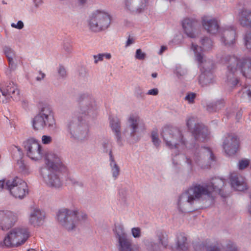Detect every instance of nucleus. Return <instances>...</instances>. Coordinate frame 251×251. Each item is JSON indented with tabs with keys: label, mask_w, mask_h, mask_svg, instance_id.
I'll list each match as a JSON object with an SVG mask.
<instances>
[{
	"label": "nucleus",
	"mask_w": 251,
	"mask_h": 251,
	"mask_svg": "<svg viewBox=\"0 0 251 251\" xmlns=\"http://www.w3.org/2000/svg\"><path fill=\"white\" fill-rule=\"evenodd\" d=\"M78 101V109L66 119L63 129L67 137L73 141L81 142L88 137L89 128L86 118L94 115L97 105L93 98L87 94L80 95Z\"/></svg>",
	"instance_id": "obj_1"
},
{
	"label": "nucleus",
	"mask_w": 251,
	"mask_h": 251,
	"mask_svg": "<svg viewBox=\"0 0 251 251\" xmlns=\"http://www.w3.org/2000/svg\"><path fill=\"white\" fill-rule=\"evenodd\" d=\"M224 184V179L215 177L212 179L209 184H198L190 187L179 197L177 205L179 210L182 212H186L185 206L187 204L191 205L195 201L199 200L203 196L210 197L213 192H218L220 195H222V189Z\"/></svg>",
	"instance_id": "obj_2"
},
{
	"label": "nucleus",
	"mask_w": 251,
	"mask_h": 251,
	"mask_svg": "<svg viewBox=\"0 0 251 251\" xmlns=\"http://www.w3.org/2000/svg\"><path fill=\"white\" fill-rule=\"evenodd\" d=\"M202 47H199L192 43L191 49L194 52L196 60L201 65V74L199 76V81L201 83L207 85L212 82L214 78L213 70L214 63L211 60L204 61L203 50H207L211 48L212 42L206 37H203L201 40Z\"/></svg>",
	"instance_id": "obj_3"
},
{
	"label": "nucleus",
	"mask_w": 251,
	"mask_h": 251,
	"mask_svg": "<svg viewBox=\"0 0 251 251\" xmlns=\"http://www.w3.org/2000/svg\"><path fill=\"white\" fill-rule=\"evenodd\" d=\"M45 163L47 167L41 168L40 170V174L44 181L51 188H61L62 182L57 173L63 166L61 159L54 153H48L46 156Z\"/></svg>",
	"instance_id": "obj_4"
},
{
	"label": "nucleus",
	"mask_w": 251,
	"mask_h": 251,
	"mask_svg": "<svg viewBox=\"0 0 251 251\" xmlns=\"http://www.w3.org/2000/svg\"><path fill=\"white\" fill-rule=\"evenodd\" d=\"M167 146L170 149L176 150V155L186 147V142L181 131L177 127L165 126L161 133Z\"/></svg>",
	"instance_id": "obj_5"
},
{
	"label": "nucleus",
	"mask_w": 251,
	"mask_h": 251,
	"mask_svg": "<svg viewBox=\"0 0 251 251\" xmlns=\"http://www.w3.org/2000/svg\"><path fill=\"white\" fill-rule=\"evenodd\" d=\"M32 127L35 130L47 127L50 130L56 128V122L51 107L44 105L32 121Z\"/></svg>",
	"instance_id": "obj_6"
},
{
	"label": "nucleus",
	"mask_w": 251,
	"mask_h": 251,
	"mask_svg": "<svg viewBox=\"0 0 251 251\" xmlns=\"http://www.w3.org/2000/svg\"><path fill=\"white\" fill-rule=\"evenodd\" d=\"M87 215L84 212H79L76 209L63 208L59 210L57 219L60 224L68 231L75 228L79 221H85Z\"/></svg>",
	"instance_id": "obj_7"
},
{
	"label": "nucleus",
	"mask_w": 251,
	"mask_h": 251,
	"mask_svg": "<svg viewBox=\"0 0 251 251\" xmlns=\"http://www.w3.org/2000/svg\"><path fill=\"white\" fill-rule=\"evenodd\" d=\"M111 22L110 15L104 11L96 10L93 12L88 20L89 30L94 33L105 31Z\"/></svg>",
	"instance_id": "obj_8"
},
{
	"label": "nucleus",
	"mask_w": 251,
	"mask_h": 251,
	"mask_svg": "<svg viewBox=\"0 0 251 251\" xmlns=\"http://www.w3.org/2000/svg\"><path fill=\"white\" fill-rule=\"evenodd\" d=\"M189 151L192 152L193 155V156H187L186 162L190 170H192L193 168V160L196 164L202 167L205 166L204 164L205 160H208L210 161L215 160V157L209 148L204 147L200 148L198 145L195 144L193 148Z\"/></svg>",
	"instance_id": "obj_9"
},
{
	"label": "nucleus",
	"mask_w": 251,
	"mask_h": 251,
	"mask_svg": "<svg viewBox=\"0 0 251 251\" xmlns=\"http://www.w3.org/2000/svg\"><path fill=\"white\" fill-rule=\"evenodd\" d=\"M29 237L26 227H16L11 229L4 237L3 243L7 248L18 247L24 244Z\"/></svg>",
	"instance_id": "obj_10"
},
{
	"label": "nucleus",
	"mask_w": 251,
	"mask_h": 251,
	"mask_svg": "<svg viewBox=\"0 0 251 251\" xmlns=\"http://www.w3.org/2000/svg\"><path fill=\"white\" fill-rule=\"evenodd\" d=\"M5 188L16 199H23L28 194L26 183L17 176L7 180Z\"/></svg>",
	"instance_id": "obj_11"
},
{
	"label": "nucleus",
	"mask_w": 251,
	"mask_h": 251,
	"mask_svg": "<svg viewBox=\"0 0 251 251\" xmlns=\"http://www.w3.org/2000/svg\"><path fill=\"white\" fill-rule=\"evenodd\" d=\"M113 231L118 239L119 251H137L132 244V240L127 237L123 226H115Z\"/></svg>",
	"instance_id": "obj_12"
},
{
	"label": "nucleus",
	"mask_w": 251,
	"mask_h": 251,
	"mask_svg": "<svg viewBox=\"0 0 251 251\" xmlns=\"http://www.w3.org/2000/svg\"><path fill=\"white\" fill-rule=\"evenodd\" d=\"M239 139L234 134H227L223 138V148L228 155H234L239 148Z\"/></svg>",
	"instance_id": "obj_13"
},
{
	"label": "nucleus",
	"mask_w": 251,
	"mask_h": 251,
	"mask_svg": "<svg viewBox=\"0 0 251 251\" xmlns=\"http://www.w3.org/2000/svg\"><path fill=\"white\" fill-rule=\"evenodd\" d=\"M224 61L228 64L226 77L227 81L233 86H236L239 82L238 79L235 77L236 66L238 65V58L234 55H227L224 58Z\"/></svg>",
	"instance_id": "obj_14"
},
{
	"label": "nucleus",
	"mask_w": 251,
	"mask_h": 251,
	"mask_svg": "<svg viewBox=\"0 0 251 251\" xmlns=\"http://www.w3.org/2000/svg\"><path fill=\"white\" fill-rule=\"evenodd\" d=\"M194 122V118H190L187 121V126L191 130L192 133L196 140L203 141L208 135L207 127L202 124H196L193 127V123Z\"/></svg>",
	"instance_id": "obj_15"
},
{
	"label": "nucleus",
	"mask_w": 251,
	"mask_h": 251,
	"mask_svg": "<svg viewBox=\"0 0 251 251\" xmlns=\"http://www.w3.org/2000/svg\"><path fill=\"white\" fill-rule=\"evenodd\" d=\"M27 151V155L33 160H37L43 154L39 143L33 138L29 139L23 143Z\"/></svg>",
	"instance_id": "obj_16"
},
{
	"label": "nucleus",
	"mask_w": 251,
	"mask_h": 251,
	"mask_svg": "<svg viewBox=\"0 0 251 251\" xmlns=\"http://www.w3.org/2000/svg\"><path fill=\"white\" fill-rule=\"evenodd\" d=\"M18 219L16 213L10 211H0V229L7 230L11 228Z\"/></svg>",
	"instance_id": "obj_17"
},
{
	"label": "nucleus",
	"mask_w": 251,
	"mask_h": 251,
	"mask_svg": "<svg viewBox=\"0 0 251 251\" xmlns=\"http://www.w3.org/2000/svg\"><path fill=\"white\" fill-rule=\"evenodd\" d=\"M0 90L3 96H10L14 100H20V91L17 86L13 82H9L5 88H0Z\"/></svg>",
	"instance_id": "obj_18"
},
{
	"label": "nucleus",
	"mask_w": 251,
	"mask_h": 251,
	"mask_svg": "<svg viewBox=\"0 0 251 251\" xmlns=\"http://www.w3.org/2000/svg\"><path fill=\"white\" fill-rule=\"evenodd\" d=\"M148 0H126V7L132 13L141 12L146 6Z\"/></svg>",
	"instance_id": "obj_19"
},
{
	"label": "nucleus",
	"mask_w": 251,
	"mask_h": 251,
	"mask_svg": "<svg viewBox=\"0 0 251 251\" xmlns=\"http://www.w3.org/2000/svg\"><path fill=\"white\" fill-rule=\"evenodd\" d=\"M230 181L231 186L237 191H242L247 188L244 178L237 173H233L230 174Z\"/></svg>",
	"instance_id": "obj_20"
},
{
	"label": "nucleus",
	"mask_w": 251,
	"mask_h": 251,
	"mask_svg": "<svg viewBox=\"0 0 251 251\" xmlns=\"http://www.w3.org/2000/svg\"><path fill=\"white\" fill-rule=\"evenodd\" d=\"M236 31L233 27L225 29L221 35V41L225 46H230L235 42Z\"/></svg>",
	"instance_id": "obj_21"
},
{
	"label": "nucleus",
	"mask_w": 251,
	"mask_h": 251,
	"mask_svg": "<svg viewBox=\"0 0 251 251\" xmlns=\"http://www.w3.org/2000/svg\"><path fill=\"white\" fill-rule=\"evenodd\" d=\"M236 69L239 68L243 75L246 78H251V58H244L238 59V65Z\"/></svg>",
	"instance_id": "obj_22"
},
{
	"label": "nucleus",
	"mask_w": 251,
	"mask_h": 251,
	"mask_svg": "<svg viewBox=\"0 0 251 251\" xmlns=\"http://www.w3.org/2000/svg\"><path fill=\"white\" fill-rule=\"evenodd\" d=\"M45 213L39 209H33L30 214L29 223L34 226H40L44 223Z\"/></svg>",
	"instance_id": "obj_23"
},
{
	"label": "nucleus",
	"mask_w": 251,
	"mask_h": 251,
	"mask_svg": "<svg viewBox=\"0 0 251 251\" xmlns=\"http://www.w3.org/2000/svg\"><path fill=\"white\" fill-rule=\"evenodd\" d=\"M202 24L205 30L211 34L216 33L219 27L216 20L209 19L207 16H204L202 18Z\"/></svg>",
	"instance_id": "obj_24"
},
{
	"label": "nucleus",
	"mask_w": 251,
	"mask_h": 251,
	"mask_svg": "<svg viewBox=\"0 0 251 251\" xmlns=\"http://www.w3.org/2000/svg\"><path fill=\"white\" fill-rule=\"evenodd\" d=\"M197 23L190 19H185L182 22V26L185 33L191 38H194L196 37L194 30L196 26Z\"/></svg>",
	"instance_id": "obj_25"
},
{
	"label": "nucleus",
	"mask_w": 251,
	"mask_h": 251,
	"mask_svg": "<svg viewBox=\"0 0 251 251\" xmlns=\"http://www.w3.org/2000/svg\"><path fill=\"white\" fill-rule=\"evenodd\" d=\"M110 126L112 131L114 132L117 143L121 145V124L119 120L117 118H113L110 120Z\"/></svg>",
	"instance_id": "obj_26"
},
{
	"label": "nucleus",
	"mask_w": 251,
	"mask_h": 251,
	"mask_svg": "<svg viewBox=\"0 0 251 251\" xmlns=\"http://www.w3.org/2000/svg\"><path fill=\"white\" fill-rule=\"evenodd\" d=\"M176 243V249L177 251H186L188 249L189 243L184 233L181 232L177 234Z\"/></svg>",
	"instance_id": "obj_27"
},
{
	"label": "nucleus",
	"mask_w": 251,
	"mask_h": 251,
	"mask_svg": "<svg viewBox=\"0 0 251 251\" xmlns=\"http://www.w3.org/2000/svg\"><path fill=\"white\" fill-rule=\"evenodd\" d=\"M239 22L243 26L251 27V11L242 9L239 13Z\"/></svg>",
	"instance_id": "obj_28"
},
{
	"label": "nucleus",
	"mask_w": 251,
	"mask_h": 251,
	"mask_svg": "<svg viewBox=\"0 0 251 251\" xmlns=\"http://www.w3.org/2000/svg\"><path fill=\"white\" fill-rule=\"evenodd\" d=\"M109 161L110 166L111 169L112 176L114 179L117 178L120 174V168L115 160L114 157L112 154V151L110 150L109 151Z\"/></svg>",
	"instance_id": "obj_29"
},
{
	"label": "nucleus",
	"mask_w": 251,
	"mask_h": 251,
	"mask_svg": "<svg viewBox=\"0 0 251 251\" xmlns=\"http://www.w3.org/2000/svg\"><path fill=\"white\" fill-rule=\"evenodd\" d=\"M128 127L130 129V135L134 137L138 128L139 118L134 115H131L128 119Z\"/></svg>",
	"instance_id": "obj_30"
},
{
	"label": "nucleus",
	"mask_w": 251,
	"mask_h": 251,
	"mask_svg": "<svg viewBox=\"0 0 251 251\" xmlns=\"http://www.w3.org/2000/svg\"><path fill=\"white\" fill-rule=\"evenodd\" d=\"M225 106L224 100H220L207 103L206 109L209 112H216L223 108Z\"/></svg>",
	"instance_id": "obj_31"
},
{
	"label": "nucleus",
	"mask_w": 251,
	"mask_h": 251,
	"mask_svg": "<svg viewBox=\"0 0 251 251\" xmlns=\"http://www.w3.org/2000/svg\"><path fill=\"white\" fill-rule=\"evenodd\" d=\"M205 249L207 251H223V249L222 245L218 242L205 246Z\"/></svg>",
	"instance_id": "obj_32"
},
{
	"label": "nucleus",
	"mask_w": 251,
	"mask_h": 251,
	"mask_svg": "<svg viewBox=\"0 0 251 251\" xmlns=\"http://www.w3.org/2000/svg\"><path fill=\"white\" fill-rule=\"evenodd\" d=\"M151 138L153 145L158 147L160 145V141L158 138V131L157 129H154L151 133Z\"/></svg>",
	"instance_id": "obj_33"
},
{
	"label": "nucleus",
	"mask_w": 251,
	"mask_h": 251,
	"mask_svg": "<svg viewBox=\"0 0 251 251\" xmlns=\"http://www.w3.org/2000/svg\"><path fill=\"white\" fill-rule=\"evenodd\" d=\"M95 60L94 63L95 64L98 63L99 61H102L104 57H105L107 59H109L111 57V55L110 53H99L98 55H94L93 56Z\"/></svg>",
	"instance_id": "obj_34"
},
{
	"label": "nucleus",
	"mask_w": 251,
	"mask_h": 251,
	"mask_svg": "<svg viewBox=\"0 0 251 251\" xmlns=\"http://www.w3.org/2000/svg\"><path fill=\"white\" fill-rule=\"evenodd\" d=\"M3 52L8 60L13 59L15 57V53L13 50L9 47L5 46L3 48Z\"/></svg>",
	"instance_id": "obj_35"
},
{
	"label": "nucleus",
	"mask_w": 251,
	"mask_h": 251,
	"mask_svg": "<svg viewBox=\"0 0 251 251\" xmlns=\"http://www.w3.org/2000/svg\"><path fill=\"white\" fill-rule=\"evenodd\" d=\"M8 61L9 66L8 68H7L5 71V74L7 76H9L11 72L15 70L16 69L17 64L14 62L13 59L8 60Z\"/></svg>",
	"instance_id": "obj_36"
},
{
	"label": "nucleus",
	"mask_w": 251,
	"mask_h": 251,
	"mask_svg": "<svg viewBox=\"0 0 251 251\" xmlns=\"http://www.w3.org/2000/svg\"><path fill=\"white\" fill-rule=\"evenodd\" d=\"M244 40L247 48L251 50V31L246 33Z\"/></svg>",
	"instance_id": "obj_37"
},
{
	"label": "nucleus",
	"mask_w": 251,
	"mask_h": 251,
	"mask_svg": "<svg viewBox=\"0 0 251 251\" xmlns=\"http://www.w3.org/2000/svg\"><path fill=\"white\" fill-rule=\"evenodd\" d=\"M159 243L163 247L164 249H170L171 250H173V247L169 246V242L168 239L167 237L166 236L164 238H163L162 239H160Z\"/></svg>",
	"instance_id": "obj_38"
},
{
	"label": "nucleus",
	"mask_w": 251,
	"mask_h": 251,
	"mask_svg": "<svg viewBox=\"0 0 251 251\" xmlns=\"http://www.w3.org/2000/svg\"><path fill=\"white\" fill-rule=\"evenodd\" d=\"M135 57L137 59L142 60L146 58V54L142 52L141 49H139L136 51Z\"/></svg>",
	"instance_id": "obj_39"
},
{
	"label": "nucleus",
	"mask_w": 251,
	"mask_h": 251,
	"mask_svg": "<svg viewBox=\"0 0 251 251\" xmlns=\"http://www.w3.org/2000/svg\"><path fill=\"white\" fill-rule=\"evenodd\" d=\"M196 97V94L194 93H188L185 96L184 100H187L189 103H193Z\"/></svg>",
	"instance_id": "obj_40"
},
{
	"label": "nucleus",
	"mask_w": 251,
	"mask_h": 251,
	"mask_svg": "<svg viewBox=\"0 0 251 251\" xmlns=\"http://www.w3.org/2000/svg\"><path fill=\"white\" fill-rule=\"evenodd\" d=\"M68 181L74 186H78L80 187L83 186V183L81 181L77 180L74 177H69L68 178Z\"/></svg>",
	"instance_id": "obj_41"
},
{
	"label": "nucleus",
	"mask_w": 251,
	"mask_h": 251,
	"mask_svg": "<svg viewBox=\"0 0 251 251\" xmlns=\"http://www.w3.org/2000/svg\"><path fill=\"white\" fill-rule=\"evenodd\" d=\"M131 233L133 237L140 238L141 236V231L139 227H133L131 229Z\"/></svg>",
	"instance_id": "obj_42"
},
{
	"label": "nucleus",
	"mask_w": 251,
	"mask_h": 251,
	"mask_svg": "<svg viewBox=\"0 0 251 251\" xmlns=\"http://www.w3.org/2000/svg\"><path fill=\"white\" fill-rule=\"evenodd\" d=\"M63 49L67 54H70L73 50L72 45L69 42H66L63 44Z\"/></svg>",
	"instance_id": "obj_43"
},
{
	"label": "nucleus",
	"mask_w": 251,
	"mask_h": 251,
	"mask_svg": "<svg viewBox=\"0 0 251 251\" xmlns=\"http://www.w3.org/2000/svg\"><path fill=\"white\" fill-rule=\"evenodd\" d=\"M250 161L248 159L240 160L239 162L238 166L239 170H243L247 167L249 165Z\"/></svg>",
	"instance_id": "obj_44"
},
{
	"label": "nucleus",
	"mask_w": 251,
	"mask_h": 251,
	"mask_svg": "<svg viewBox=\"0 0 251 251\" xmlns=\"http://www.w3.org/2000/svg\"><path fill=\"white\" fill-rule=\"evenodd\" d=\"M58 74L62 78L66 77L67 76L66 71L62 66H59L58 69Z\"/></svg>",
	"instance_id": "obj_45"
},
{
	"label": "nucleus",
	"mask_w": 251,
	"mask_h": 251,
	"mask_svg": "<svg viewBox=\"0 0 251 251\" xmlns=\"http://www.w3.org/2000/svg\"><path fill=\"white\" fill-rule=\"evenodd\" d=\"M135 94L138 98H143L145 96V93L140 87L136 88Z\"/></svg>",
	"instance_id": "obj_46"
},
{
	"label": "nucleus",
	"mask_w": 251,
	"mask_h": 251,
	"mask_svg": "<svg viewBox=\"0 0 251 251\" xmlns=\"http://www.w3.org/2000/svg\"><path fill=\"white\" fill-rule=\"evenodd\" d=\"M225 251H238V250L234 244L229 243L226 245Z\"/></svg>",
	"instance_id": "obj_47"
},
{
	"label": "nucleus",
	"mask_w": 251,
	"mask_h": 251,
	"mask_svg": "<svg viewBox=\"0 0 251 251\" xmlns=\"http://www.w3.org/2000/svg\"><path fill=\"white\" fill-rule=\"evenodd\" d=\"M102 147L103 148V151L106 153L108 152V154L109 153V151L110 150L112 151L111 145L108 143H103Z\"/></svg>",
	"instance_id": "obj_48"
},
{
	"label": "nucleus",
	"mask_w": 251,
	"mask_h": 251,
	"mask_svg": "<svg viewBox=\"0 0 251 251\" xmlns=\"http://www.w3.org/2000/svg\"><path fill=\"white\" fill-rule=\"evenodd\" d=\"M51 137L50 136L43 135L42 137V141L43 144H48L51 142Z\"/></svg>",
	"instance_id": "obj_49"
},
{
	"label": "nucleus",
	"mask_w": 251,
	"mask_h": 251,
	"mask_svg": "<svg viewBox=\"0 0 251 251\" xmlns=\"http://www.w3.org/2000/svg\"><path fill=\"white\" fill-rule=\"evenodd\" d=\"M134 42H135V38H134V37L129 35L128 36L127 40L126 42L125 47H129L131 44H133Z\"/></svg>",
	"instance_id": "obj_50"
},
{
	"label": "nucleus",
	"mask_w": 251,
	"mask_h": 251,
	"mask_svg": "<svg viewBox=\"0 0 251 251\" xmlns=\"http://www.w3.org/2000/svg\"><path fill=\"white\" fill-rule=\"evenodd\" d=\"M19 168L21 171L23 172V173H26L27 172V167L22 161L20 163Z\"/></svg>",
	"instance_id": "obj_51"
},
{
	"label": "nucleus",
	"mask_w": 251,
	"mask_h": 251,
	"mask_svg": "<svg viewBox=\"0 0 251 251\" xmlns=\"http://www.w3.org/2000/svg\"><path fill=\"white\" fill-rule=\"evenodd\" d=\"M244 93L248 96L250 100H251V85L249 86L248 88H246Z\"/></svg>",
	"instance_id": "obj_52"
},
{
	"label": "nucleus",
	"mask_w": 251,
	"mask_h": 251,
	"mask_svg": "<svg viewBox=\"0 0 251 251\" xmlns=\"http://www.w3.org/2000/svg\"><path fill=\"white\" fill-rule=\"evenodd\" d=\"M158 93V90L157 88H154L150 90L147 94L150 95H153V96H156Z\"/></svg>",
	"instance_id": "obj_53"
},
{
	"label": "nucleus",
	"mask_w": 251,
	"mask_h": 251,
	"mask_svg": "<svg viewBox=\"0 0 251 251\" xmlns=\"http://www.w3.org/2000/svg\"><path fill=\"white\" fill-rule=\"evenodd\" d=\"M156 236L159 242V241H160V239H162L163 238H164L166 236L161 231H158L156 232Z\"/></svg>",
	"instance_id": "obj_54"
},
{
	"label": "nucleus",
	"mask_w": 251,
	"mask_h": 251,
	"mask_svg": "<svg viewBox=\"0 0 251 251\" xmlns=\"http://www.w3.org/2000/svg\"><path fill=\"white\" fill-rule=\"evenodd\" d=\"M33 1L36 8H38L43 3L42 0H33Z\"/></svg>",
	"instance_id": "obj_55"
},
{
	"label": "nucleus",
	"mask_w": 251,
	"mask_h": 251,
	"mask_svg": "<svg viewBox=\"0 0 251 251\" xmlns=\"http://www.w3.org/2000/svg\"><path fill=\"white\" fill-rule=\"evenodd\" d=\"M39 75L40 76H38L37 77H36V80L37 81H40L41 80H42L44 78L45 76V74L43 73H42L41 71H40L39 72Z\"/></svg>",
	"instance_id": "obj_56"
},
{
	"label": "nucleus",
	"mask_w": 251,
	"mask_h": 251,
	"mask_svg": "<svg viewBox=\"0 0 251 251\" xmlns=\"http://www.w3.org/2000/svg\"><path fill=\"white\" fill-rule=\"evenodd\" d=\"M24 25L22 21H19L16 24V28L21 29L24 27Z\"/></svg>",
	"instance_id": "obj_57"
},
{
	"label": "nucleus",
	"mask_w": 251,
	"mask_h": 251,
	"mask_svg": "<svg viewBox=\"0 0 251 251\" xmlns=\"http://www.w3.org/2000/svg\"><path fill=\"white\" fill-rule=\"evenodd\" d=\"M180 68H176V73L177 76H182L183 75V73H181Z\"/></svg>",
	"instance_id": "obj_58"
},
{
	"label": "nucleus",
	"mask_w": 251,
	"mask_h": 251,
	"mask_svg": "<svg viewBox=\"0 0 251 251\" xmlns=\"http://www.w3.org/2000/svg\"><path fill=\"white\" fill-rule=\"evenodd\" d=\"M167 50V47L166 46H162L161 47V48H160V50H159V52H158V53L159 54H162V53L165 50Z\"/></svg>",
	"instance_id": "obj_59"
},
{
	"label": "nucleus",
	"mask_w": 251,
	"mask_h": 251,
	"mask_svg": "<svg viewBox=\"0 0 251 251\" xmlns=\"http://www.w3.org/2000/svg\"><path fill=\"white\" fill-rule=\"evenodd\" d=\"M5 183H4V181L3 180H0V189H2V188L5 189Z\"/></svg>",
	"instance_id": "obj_60"
},
{
	"label": "nucleus",
	"mask_w": 251,
	"mask_h": 251,
	"mask_svg": "<svg viewBox=\"0 0 251 251\" xmlns=\"http://www.w3.org/2000/svg\"><path fill=\"white\" fill-rule=\"evenodd\" d=\"M242 117V113L240 111H239L236 114V118L239 120Z\"/></svg>",
	"instance_id": "obj_61"
},
{
	"label": "nucleus",
	"mask_w": 251,
	"mask_h": 251,
	"mask_svg": "<svg viewBox=\"0 0 251 251\" xmlns=\"http://www.w3.org/2000/svg\"><path fill=\"white\" fill-rule=\"evenodd\" d=\"M87 0H78V2L79 5H83L86 2Z\"/></svg>",
	"instance_id": "obj_62"
},
{
	"label": "nucleus",
	"mask_w": 251,
	"mask_h": 251,
	"mask_svg": "<svg viewBox=\"0 0 251 251\" xmlns=\"http://www.w3.org/2000/svg\"><path fill=\"white\" fill-rule=\"evenodd\" d=\"M150 244H151V247L152 248V251H154L153 247H154V246H156L157 245L156 244H155L153 242H151Z\"/></svg>",
	"instance_id": "obj_63"
},
{
	"label": "nucleus",
	"mask_w": 251,
	"mask_h": 251,
	"mask_svg": "<svg viewBox=\"0 0 251 251\" xmlns=\"http://www.w3.org/2000/svg\"><path fill=\"white\" fill-rule=\"evenodd\" d=\"M157 74L156 73H152L151 74V76L153 78H155V77H157Z\"/></svg>",
	"instance_id": "obj_64"
}]
</instances>
